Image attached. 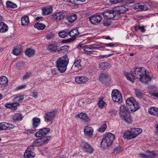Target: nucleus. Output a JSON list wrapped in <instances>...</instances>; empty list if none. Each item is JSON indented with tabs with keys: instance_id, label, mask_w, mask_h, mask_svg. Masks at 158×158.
<instances>
[{
	"instance_id": "41",
	"label": "nucleus",
	"mask_w": 158,
	"mask_h": 158,
	"mask_svg": "<svg viewBox=\"0 0 158 158\" xmlns=\"http://www.w3.org/2000/svg\"><path fill=\"white\" fill-rule=\"evenodd\" d=\"M103 25L106 26H108L110 24V19L105 18L103 22Z\"/></svg>"
},
{
	"instance_id": "42",
	"label": "nucleus",
	"mask_w": 158,
	"mask_h": 158,
	"mask_svg": "<svg viewBox=\"0 0 158 158\" xmlns=\"http://www.w3.org/2000/svg\"><path fill=\"white\" fill-rule=\"evenodd\" d=\"M121 149L120 147H117L115 148L112 153L115 155L121 152Z\"/></svg>"
},
{
	"instance_id": "55",
	"label": "nucleus",
	"mask_w": 158,
	"mask_h": 158,
	"mask_svg": "<svg viewBox=\"0 0 158 158\" xmlns=\"http://www.w3.org/2000/svg\"><path fill=\"white\" fill-rule=\"evenodd\" d=\"M91 48H103L104 47L96 44H91L89 45Z\"/></svg>"
},
{
	"instance_id": "7",
	"label": "nucleus",
	"mask_w": 158,
	"mask_h": 158,
	"mask_svg": "<svg viewBox=\"0 0 158 158\" xmlns=\"http://www.w3.org/2000/svg\"><path fill=\"white\" fill-rule=\"evenodd\" d=\"M112 97L114 101L120 103L122 102V96L120 93L117 89L113 90Z\"/></svg>"
},
{
	"instance_id": "22",
	"label": "nucleus",
	"mask_w": 158,
	"mask_h": 158,
	"mask_svg": "<svg viewBox=\"0 0 158 158\" xmlns=\"http://www.w3.org/2000/svg\"><path fill=\"white\" fill-rule=\"evenodd\" d=\"M32 126L33 129H36L40 123V119L38 118L34 117L32 119Z\"/></svg>"
},
{
	"instance_id": "52",
	"label": "nucleus",
	"mask_w": 158,
	"mask_h": 158,
	"mask_svg": "<svg viewBox=\"0 0 158 158\" xmlns=\"http://www.w3.org/2000/svg\"><path fill=\"white\" fill-rule=\"evenodd\" d=\"M31 73H26L23 77V80H25L29 78L31 76Z\"/></svg>"
},
{
	"instance_id": "59",
	"label": "nucleus",
	"mask_w": 158,
	"mask_h": 158,
	"mask_svg": "<svg viewBox=\"0 0 158 158\" xmlns=\"http://www.w3.org/2000/svg\"><path fill=\"white\" fill-rule=\"evenodd\" d=\"M141 5H139V3H137L134 6V8L135 9H138L140 10V6Z\"/></svg>"
},
{
	"instance_id": "56",
	"label": "nucleus",
	"mask_w": 158,
	"mask_h": 158,
	"mask_svg": "<svg viewBox=\"0 0 158 158\" xmlns=\"http://www.w3.org/2000/svg\"><path fill=\"white\" fill-rule=\"evenodd\" d=\"M113 55V54H109V55H100L99 56V58H100V59H102L104 57H110V56H111L112 55Z\"/></svg>"
},
{
	"instance_id": "30",
	"label": "nucleus",
	"mask_w": 158,
	"mask_h": 158,
	"mask_svg": "<svg viewBox=\"0 0 158 158\" xmlns=\"http://www.w3.org/2000/svg\"><path fill=\"white\" fill-rule=\"evenodd\" d=\"M57 46L55 44H52L48 45L47 49L51 52H56L57 49Z\"/></svg>"
},
{
	"instance_id": "57",
	"label": "nucleus",
	"mask_w": 158,
	"mask_h": 158,
	"mask_svg": "<svg viewBox=\"0 0 158 158\" xmlns=\"http://www.w3.org/2000/svg\"><path fill=\"white\" fill-rule=\"evenodd\" d=\"M31 96L35 99L37 98L38 96V94L37 92H33L32 93Z\"/></svg>"
},
{
	"instance_id": "11",
	"label": "nucleus",
	"mask_w": 158,
	"mask_h": 158,
	"mask_svg": "<svg viewBox=\"0 0 158 158\" xmlns=\"http://www.w3.org/2000/svg\"><path fill=\"white\" fill-rule=\"evenodd\" d=\"M102 15L105 18L111 19L116 16V13L114 10H108L104 12Z\"/></svg>"
},
{
	"instance_id": "16",
	"label": "nucleus",
	"mask_w": 158,
	"mask_h": 158,
	"mask_svg": "<svg viewBox=\"0 0 158 158\" xmlns=\"http://www.w3.org/2000/svg\"><path fill=\"white\" fill-rule=\"evenodd\" d=\"M123 137L127 139H130L135 137L132 129L128 130L123 134Z\"/></svg>"
},
{
	"instance_id": "9",
	"label": "nucleus",
	"mask_w": 158,
	"mask_h": 158,
	"mask_svg": "<svg viewBox=\"0 0 158 158\" xmlns=\"http://www.w3.org/2000/svg\"><path fill=\"white\" fill-rule=\"evenodd\" d=\"M102 19V16L100 15H94L89 18V20L91 23L94 24H98Z\"/></svg>"
},
{
	"instance_id": "47",
	"label": "nucleus",
	"mask_w": 158,
	"mask_h": 158,
	"mask_svg": "<svg viewBox=\"0 0 158 158\" xmlns=\"http://www.w3.org/2000/svg\"><path fill=\"white\" fill-rule=\"evenodd\" d=\"M24 98L23 96H21L19 97H16L14 98L15 102H19L23 100Z\"/></svg>"
},
{
	"instance_id": "32",
	"label": "nucleus",
	"mask_w": 158,
	"mask_h": 158,
	"mask_svg": "<svg viewBox=\"0 0 158 158\" xmlns=\"http://www.w3.org/2000/svg\"><path fill=\"white\" fill-rule=\"evenodd\" d=\"M28 16H24L22 18L21 24L23 26L27 25L30 23Z\"/></svg>"
},
{
	"instance_id": "33",
	"label": "nucleus",
	"mask_w": 158,
	"mask_h": 158,
	"mask_svg": "<svg viewBox=\"0 0 158 158\" xmlns=\"http://www.w3.org/2000/svg\"><path fill=\"white\" fill-rule=\"evenodd\" d=\"M35 52L34 50L31 48H29L26 50L25 54L27 56L31 57L34 55Z\"/></svg>"
},
{
	"instance_id": "28",
	"label": "nucleus",
	"mask_w": 158,
	"mask_h": 158,
	"mask_svg": "<svg viewBox=\"0 0 158 158\" xmlns=\"http://www.w3.org/2000/svg\"><path fill=\"white\" fill-rule=\"evenodd\" d=\"M69 35L72 38H75L79 35V33L78 32V29L77 28H75L70 31H69Z\"/></svg>"
},
{
	"instance_id": "60",
	"label": "nucleus",
	"mask_w": 158,
	"mask_h": 158,
	"mask_svg": "<svg viewBox=\"0 0 158 158\" xmlns=\"http://www.w3.org/2000/svg\"><path fill=\"white\" fill-rule=\"evenodd\" d=\"M139 30H141V32L142 33H144L146 31V30L144 29V26H142V27L140 26Z\"/></svg>"
},
{
	"instance_id": "17",
	"label": "nucleus",
	"mask_w": 158,
	"mask_h": 158,
	"mask_svg": "<svg viewBox=\"0 0 158 158\" xmlns=\"http://www.w3.org/2000/svg\"><path fill=\"white\" fill-rule=\"evenodd\" d=\"M14 127L12 124L7 123L6 122H2L0 123V129L2 130H5L6 129L9 128L10 129Z\"/></svg>"
},
{
	"instance_id": "34",
	"label": "nucleus",
	"mask_w": 158,
	"mask_h": 158,
	"mask_svg": "<svg viewBox=\"0 0 158 158\" xmlns=\"http://www.w3.org/2000/svg\"><path fill=\"white\" fill-rule=\"evenodd\" d=\"M22 115L19 113H17L13 116V120L15 121L21 120L22 119Z\"/></svg>"
},
{
	"instance_id": "48",
	"label": "nucleus",
	"mask_w": 158,
	"mask_h": 158,
	"mask_svg": "<svg viewBox=\"0 0 158 158\" xmlns=\"http://www.w3.org/2000/svg\"><path fill=\"white\" fill-rule=\"evenodd\" d=\"M11 105L12 107H11V110H15L17 109V107L19 105V104L18 103H12Z\"/></svg>"
},
{
	"instance_id": "45",
	"label": "nucleus",
	"mask_w": 158,
	"mask_h": 158,
	"mask_svg": "<svg viewBox=\"0 0 158 158\" xmlns=\"http://www.w3.org/2000/svg\"><path fill=\"white\" fill-rule=\"evenodd\" d=\"M106 127L107 126L106 124H104L99 128L98 131L99 132H103L105 131Z\"/></svg>"
},
{
	"instance_id": "63",
	"label": "nucleus",
	"mask_w": 158,
	"mask_h": 158,
	"mask_svg": "<svg viewBox=\"0 0 158 158\" xmlns=\"http://www.w3.org/2000/svg\"><path fill=\"white\" fill-rule=\"evenodd\" d=\"M57 73V70L56 69H53L52 71V73L53 75H56Z\"/></svg>"
},
{
	"instance_id": "46",
	"label": "nucleus",
	"mask_w": 158,
	"mask_h": 158,
	"mask_svg": "<svg viewBox=\"0 0 158 158\" xmlns=\"http://www.w3.org/2000/svg\"><path fill=\"white\" fill-rule=\"evenodd\" d=\"M75 40V38H70L67 40H65L62 41V42L63 43H70L71 42Z\"/></svg>"
},
{
	"instance_id": "49",
	"label": "nucleus",
	"mask_w": 158,
	"mask_h": 158,
	"mask_svg": "<svg viewBox=\"0 0 158 158\" xmlns=\"http://www.w3.org/2000/svg\"><path fill=\"white\" fill-rule=\"evenodd\" d=\"M24 65V63L22 62H20L16 64V67L18 69H21Z\"/></svg>"
},
{
	"instance_id": "37",
	"label": "nucleus",
	"mask_w": 158,
	"mask_h": 158,
	"mask_svg": "<svg viewBox=\"0 0 158 158\" xmlns=\"http://www.w3.org/2000/svg\"><path fill=\"white\" fill-rule=\"evenodd\" d=\"M34 27L38 30H41L44 29L45 27L46 26L44 24L42 23H37L35 24Z\"/></svg>"
},
{
	"instance_id": "13",
	"label": "nucleus",
	"mask_w": 158,
	"mask_h": 158,
	"mask_svg": "<svg viewBox=\"0 0 158 158\" xmlns=\"http://www.w3.org/2000/svg\"><path fill=\"white\" fill-rule=\"evenodd\" d=\"M50 131L48 128H44L40 129L39 131L35 134V136L36 137H40L46 134Z\"/></svg>"
},
{
	"instance_id": "4",
	"label": "nucleus",
	"mask_w": 158,
	"mask_h": 158,
	"mask_svg": "<svg viewBox=\"0 0 158 158\" xmlns=\"http://www.w3.org/2000/svg\"><path fill=\"white\" fill-rule=\"evenodd\" d=\"M119 113L121 119L127 124L131 123V118L127 109L124 105H121L119 107Z\"/></svg>"
},
{
	"instance_id": "6",
	"label": "nucleus",
	"mask_w": 158,
	"mask_h": 158,
	"mask_svg": "<svg viewBox=\"0 0 158 158\" xmlns=\"http://www.w3.org/2000/svg\"><path fill=\"white\" fill-rule=\"evenodd\" d=\"M56 112L54 110H51L46 113L44 116V121L46 123H51L54 119Z\"/></svg>"
},
{
	"instance_id": "10",
	"label": "nucleus",
	"mask_w": 158,
	"mask_h": 158,
	"mask_svg": "<svg viewBox=\"0 0 158 158\" xmlns=\"http://www.w3.org/2000/svg\"><path fill=\"white\" fill-rule=\"evenodd\" d=\"M84 135L88 138H91L93 134L94 130L91 127L85 126L84 129Z\"/></svg>"
},
{
	"instance_id": "12",
	"label": "nucleus",
	"mask_w": 158,
	"mask_h": 158,
	"mask_svg": "<svg viewBox=\"0 0 158 158\" xmlns=\"http://www.w3.org/2000/svg\"><path fill=\"white\" fill-rule=\"evenodd\" d=\"M65 14L62 12L56 13L52 16V18L53 20L59 21L64 19Z\"/></svg>"
},
{
	"instance_id": "26",
	"label": "nucleus",
	"mask_w": 158,
	"mask_h": 158,
	"mask_svg": "<svg viewBox=\"0 0 158 158\" xmlns=\"http://www.w3.org/2000/svg\"><path fill=\"white\" fill-rule=\"evenodd\" d=\"M50 137L44 136L40 139H38L37 141L40 145H42L47 143Z\"/></svg>"
},
{
	"instance_id": "25",
	"label": "nucleus",
	"mask_w": 158,
	"mask_h": 158,
	"mask_svg": "<svg viewBox=\"0 0 158 158\" xmlns=\"http://www.w3.org/2000/svg\"><path fill=\"white\" fill-rule=\"evenodd\" d=\"M8 83L7 78L5 76H2L0 78V86L4 87L6 86Z\"/></svg>"
},
{
	"instance_id": "18",
	"label": "nucleus",
	"mask_w": 158,
	"mask_h": 158,
	"mask_svg": "<svg viewBox=\"0 0 158 158\" xmlns=\"http://www.w3.org/2000/svg\"><path fill=\"white\" fill-rule=\"evenodd\" d=\"M99 79L102 83H106L109 80V75L105 73H102L100 76Z\"/></svg>"
},
{
	"instance_id": "27",
	"label": "nucleus",
	"mask_w": 158,
	"mask_h": 158,
	"mask_svg": "<svg viewBox=\"0 0 158 158\" xmlns=\"http://www.w3.org/2000/svg\"><path fill=\"white\" fill-rule=\"evenodd\" d=\"M8 26L3 22H0V32H5L8 31Z\"/></svg>"
},
{
	"instance_id": "23",
	"label": "nucleus",
	"mask_w": 158,
	"mask_h": 158,
	"mask_svg": "<svg viewBox=\"0 0 158 158\" xmlns=\"http://www.w3.org/2000/svg\"><path fill=\"white\" fill-rule=\"evenodd\" d=\"M110 67L111 64L106 62H101L99 63L98 66L99 69L103 70L110 69Z\"/></svg>"
},
{
	"instance_id": "36",
	"label": "nucleus",
	"mask_w": 158,
	"mask_h": 158,
	"mask_svg": "<svg viewBox=\"0 0 158 158\" xmlns=\"http://www.w3.org/2000/svg\"><path fill=\"white\" fill-rule=\"evenodd\" d=\"M22 51V49L20 47H17L14 48L12 53L14 55L17 56L20 54Z\"/></svg>"
},
{
	"instance_id": "43",
	"label": "nucleus",
	"mask_w": 158,
	"mask_h": 158,
	"mask_svg": "<svg viewBox=\"0 0 158 158\" xmlns=\"http://www.w3.org/2000/svg\"><path fill=\"white\" fill-rule=\"evenodd\" d=\"M106 105L105 102L102 100H99L98 103V105L99 107L101 109L103 108Z\"/></svg>"
},
{
	"instance_id": "21",
	"label": "nucleus",
	"mask_w": 158,
	"mask_h": 158,
	"mask_svg": "<svg viewBox=\"0 0 158 158\" xmlns=\"http://www.w3.org/2000/svg\"><path fill=\"white\" fill-rule=\"evenodd\" d=\"M76 117H78L81 120L85 122H88L89 120V119L86 114L83 113H81L80 114H77L76 116Z\"/></svg>"
},
{
	"instance_id": "8",
	"label": "nucleus",
	"mask_w": 158,
	"mask_h": 158,
	"mask_svg": "<svg viewBox=\"0 0 158 158\" xmlns=\"http://www.w3.org/2000/svg\"><path fill=\"white\" fill-rule=\"evenodd\" d=\"M34 151V146H30L28 147L24 154V158H30L33 157L35 155Z\"/></svg>"
},
{
	"instance_id": "2",
	"label": "nucleus",
	"mask_w": 158,
	"mask_h": 158,
	"mask_svg": "<svg viewBox=\"0 0 158 158\" xmlns=\"http://www.w3.org/2000/svg\"><path fill=\"white\" fill-rule=\"evenodd\" d=\"M115 138V135L111 133H106L101 143L102 148L105 149L110 146Z\"/></svg>"
},
{
	"instance_id": "31",
	"label": "nucleus",
	"mask_w": 158,
	"mask_h": 158,
	"mask_svg": "<svg viewBox=\"0 0 158 158\" xmlns=\"http://www.w3.org/2000/svg\"><path fill=\"white\" fill-rule=\"evenodd\" d=\"M69 35V31L67 30H64L60 31L58 33V35L62 38H65Z\"/></svg>"
},
{
	"instance_id": "51",
	"label": "nucleus",
	"mask_w": 158,
	"mask_h": 158,
	"mask_svg": "<svg viewBox=\"0 0 158 158\" xmlns=\"http://www.w3.org/2000/svg\"><path fill=\"white\" fill-rule=\"evenodd\" d=\"M148 9V7L145 5H141L140 6V10H147Z\"/></svg>"
},
{
	"instance_id": "38",
	"label": "nucleus",
	"mask_w": 158,
	"mask_h": 158,
	"mask_svg": "<svg viewBox=\"0 0 158 158\" xmlns=\"http://www.w3.org/2000/svg\"><path fill=\"white\" fill-rule=\"evenodd\" d=\"M69 46L67 45L62 46L60 47V50L58 51L59 53H64L67 52L69 49Z\"/></svg>"
},
{
	"instance_id": "19",
	"label": "nucleus",
	"mask_w": 158,
	"mask_h": 158,
	"mask_svg": "<svg viewBox=\"0 0 158 158\" xmlns=\"http://www.w3.org/2000/svg\"><path fill=\"white\" fill-rule=\"evenodd\" d=\"M88 81L86 77L84 76H77L75 77V81L79 84L83 83Z\"/></svg>"
},
{
	"instance_id": "62",
	"label": "nucleus",
	"mask_w": 158,
	"mask_h": 158,
	"mask_svg": "<svg viewBox=\"0 0 158 158\" xmlns=\"http://www.w3.org/2000/svg\"><path fill=\"white\" fill-rule=\"evenodd\" d=\"M26 87V85H23L19 86L18 88L17 89V90H20L21 89H24Z\"/></svg>"
},
{
	"instance_id": "61",
	"label": "nucleus",
	"mask_w": 158,
	"mask_h": 158,
	"mask_svg": "<svg viewBox=\"0 0 158 158\" xmlns=\"http://www.w3.org/2000/svg\"><path fill=\"white\" fill-rule=\"evenodd\" d=\"M5 106L7 108H11V107H12V106L11 105V103L9 104L8 103H7L5 104Z\"/></svg>"
},
{
	"instance_id": "58",
	"label": "nucleus",
	"mask_w": 158,
	"mask_h": 158,
	"mask_svg": "<svg viewBox=\"0 0 158 158\" xmlns=\"http://www.w3.org/2000/svg\"><path fill=\"white\" fill-rule=\"evenodd\" d=\"M104 45L106 47H113L115 44L114 43H109L108 44H104Z\"/></svg>"
},
{
	"instance_id": "24",
	"label": "nucleus",
	"mask_w": 158,
	"mask_h": 158,
	"mask_svg": "<svg viewBox=\"0 0 158 158\" xmlns=\"http://www.w3.org/2000/svg\"><path fill=\"white\" fill-rule=\"evenodd\" d=\"M148 112L152 115L158 117V108L151 107L149 109Z\"/></svg>"
},
{
	"instance_id": "15",
	"label": "nucleus",
	"mask_w": 158,
	"mask_h": 158,
	"mask_svg": "<svg viewBox=\"0 0 158 158\" xmlns=\"http://www.w3.org/2000/svg\"><path fill=\"white\" fill-rule=\"evenodd\" d=\"M82 147L84 150L86 152L91 154L93 152V148L91 145L87 143H82Z\"/></svg>"
},
{
	"instance_id": "53",
	"label": "nucleus",
	"mask_w": 158,
	"mask_h": 158,
	"mask_svg": "<svg viewBox=\"0 0 158 158\" xmlns=\"http://www.w3.org/2000/svg\"><path fill=\"white\" fill-rule=\"evenodd\" d=\"M84 100L82 99L79 101L78 102V105L80 107H82L84 106Z\"/></svg>"
},
{
	"instance_id": "44",
	"label": "nucleus",
	"mask_w": 158,
	"mask_h": 158,
	"mask_svg": "<svg viewBox=\"0 0 158 158\" xmlns=\"http://www.w3.org/2000/svg\"><path fill=\"white\" fill-rule=\"evenodd\" d=\"M135 93L136 95L138 97H142L143 94L142 91L139 89H135Z\"/></svg>"
},
{
	"instance_id": "14",
	"label": "nucleus",
	"mask_w": 158,
	"mask_h": 158,
	"mask_svg": "<svg viewBox=\"0 0 158 158\" xmlns=\"http://www.w3.org/2000/svg\"><path fill=\"white\" fill-rule=\"evenodd\" d=\"M115 12L119 15L126 13L127 10V9L124 6H121L115 7L114 9Z\"/></svg>"
},
{
	"instance_id": "64",
	"label": "nucleus",
	"mask_w": 158,
	"mask_h": 158,
	"mask_svg": "<svg viewBox=\"0 0 158 158\" xmlns=\"http://www.w3.org/2000/svg\"><path fill=\"white\" fill-rule=\"evenodd\" d=\"M109 113L112 114V115H115L117 114V112L115 110H111L109 111Z\"/></svg>"
},
{
	"instance_id": "35",
	"label": "nucleus",
	"mask_w": 158,
	"mask_h": 158,
	"mask_svg": "<svg viewBox=\"0 0 158 158\" xmlns=\"http://www.w3.org/2000/svg\"><path fill=\"white\" fill-rule=\"evenodd\" d=\"M6 4L7 7L10 8H15L17 7V5L12 2L8 1L6 2Z\"/></svg>"
},
{
	"instance_id": "50",
	"label": "nucleus",
	"mask_w": 158,
	"mask_h": 158,
	"mask_svg": "<svg viewBox=\"0 0 158 158\" xmlns=\"http://www.w3.org/2000/svg\"><path fill=\"white\" fill-rule=\"evenodd\" d=\"M123 0H110V2L112 4H115L122 2Z\"/></svg>"
},
{
	"instance_id": "54",
	"label": "nucleus",
	"mask_w": 158,
	"mask_h": 158,
	"mask_svg": "<svg viewBox=\"0 0 158 158\" xmlns=\"http://www.w3.org/2000/svg\"><path fill=\"white\" fill-rule=\"evenodd\" d=\"M54 36V34L52 33H50L47 35L46 36V38L47 40H49L52 38Z\"/></svg>"
},
{
	"instance_id": "29",
	"label": "nucleus",
	"mask_w": 158,
	"mask_h": 158,
	"mask_svg": "<svg viewBox=\"0 0 158 158\" xmlns=\"http://www.w3.org/2000/svg\"><path fill=\"white\" fill-rule=\"evenodd\" d=\"M81 60H75L73 66L77 69L81 70L82 69V67L81 64Z\"/></svg>"
},
{
	"instance_id": "40",
	"label": "nucleus",
	"mask_w": 158,
	"mask_h": 158,
	"mask_svg": "<svg viewBox=\"0 0 158 158\" xmlns=\"http://www.w3.org/2000/svg\"><path fill=\"white\" fill-rule=\"evenodd\" d=\"M132 129L133 131V133H134V135L135 137H136L139 134L141 133L142 131L141 129L139 128H135Z\"/></svg>"
},
{
	"instance_id": "39",
	"label": "nucleus",
	"mask_w": 158,
	"mask_h": 158,
	"mask_svg": "<svg viewBox=\"0 0 158 158\" xmlns=\"http://www.w3.org/2000/svg\"><path fill=\"white\" fill-rule=\"evenodd\" d=\"M77 19V16L75 14L72 15L67 18V19L70 23H73Z\"/></svg>"
},
{
	"instance_id": "20",
	"label": "nucleus",
	"mask_w": 158,
	"mask_h": 158,
	"mask_svg": "<svg viewBox=\"0 0 158 158\" xmlns=\"http://www.w3.org/2000/svg\"><path fill=\"white\" fill-rule=\"evenodd\" d=\"M52 11V8L51 6L45 7L42 9V14L44 15H48L50 14Z\"/></svg>"
},
{
	"instance_id": "5",
	"label": "nucleus",
	"mask_w": 158,
	"mask_h": 158,
	"mask_svg": "<svg viewBox=\"0 0 158 158\" xmlns=\"http://www.w3.org/2000/svg\"><path fill=\"white\" fill-rule=\"evenodd\" d=\"M126 106L128 111L131 112H134L139 108V106L137 102L132 97H130L126 101Z\"/></svg>"
},
{
	"instance_id": "3",
	"label": "nucleus",
	"mask_w": 158,
	"mask_h": 158,
	"mask_svg": "<svg viewBox=\"0 0 158 158\" xmlns=\"http://www.w3.org/2000/svg\"><path fill=\"white\" fill-rule=\"evenodd\" d=\"M69 59L67 56L59 58L56 61V67L61 73H63L66 70L69 63Z\"/></svg>"
},
{
	"instance_id": "1",
	"label": "nucleus",
	"mask_w": 158,
	"mask_h": 158,
	"mask_svg": "<svg viewBox=\"0 0 158 158\" xmlns=\"http://www.w3.org/2000/svg\"><path fill=\"white\" fill-rule=\"evenodd\" d=\"M132 72L131 75L132 77V78L130 77L129 74H127L125 75L127 79L131 82H133L135 78L139 79L141 82L145 84H147L151 80V77L147 74L146 70L144 68H134L132 69Z\"/></svg>"
}]
</instances>
